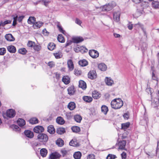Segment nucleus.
<instances>
[{
    "label": "nucleus",
    "instance_id": "nucleus-9",
    "mask_svg": "<svg viewBox=\"0 0 159 159\" xmlns=\"http://www.w3.org/2000/svg\"><path fill=\"white\" fill-rule=\"evenodd\" d=\"M34 131L37 133H39L40 132H43L44 129L43 127L41 126H37L34 128Z\"/></svg>",
    "mask_w": 159,
    "mask_h": 159
},
{
    "label": "nucleus",
    "instance_id": "nucleus-53",
    "mask_svg": "<svg viewBox=\"0 0 159 159\" xmlns=\"http://www.w3.org/2000/svg\"><path fill=\"white\" fill-rule=\"evenodd\" d=\"M54 74L55 75V77H54L56 78L57 81L59 80L60 78V74L57 72L55 73Z\"/></svg>",
    "mask_w": 159,
    "mask_h": 159
},
{
    "label": "nucleus",
    "instance_id": "nucleus-41",
    "mask_svg": "<svg viewBox=\"0 0 159 159\" xmlns=\"http://www.w3.org/2000/svg\"><path fill=\"white\" fill-rule=\"evenodd\" d=\"M113 18L114 20L118 22L120 20V16L119 13H115L113 15Z\"/></svg>",
    "mask_w": 159,
    "mask_h": 159
},
{
    "label": "nucleus",
    "instance_id": "nucleus-42",
    "mask_svg": "<svg viewBox=\"0 0 159 159\" xmlns=\"http://www.w3.org/2000/svg\"><path fill=\"white\" fill-rule=\"evenodd\" d=\"M144 110H145V113L144 114L143 116V119L144 121H145V123L147 124L148 122V115L147 114L146 112V109L145 107H144Z\"/></svg>",
    "mask_w": 159,
    "mask_h": 159
},
{
    "label": "nucleus",
    "instance_id": "nucleus-20",
    "mask_svg": "<svg viewBox=\"0 0 159 159\" xmlns=\"http://www.w3.org/2000/svg\"><path fill=\"white\" fill-rule=\"evenodd\" d=\"M5 39L9 41H12L15 40V39L11 34H8L5 36Z\"/></svg>",
    "mask_w": 159,
    "mask_h": 159
},
{
    "label": "nucleus",
    "instance_id": "nucleus-60",
    "mask_svg": "<svg viewBox=\"0 0 159 159\" xmlns=\"http://www.w3.org/2000/svg\"><path fill=\"white\" fill-rule=\"evenodd\" d=\"M48 64L50 68H52L55 66L54 62L52 61L48 62Z\"/></svg>",
    "mask_w": 159,
    "mask_h": 159
},
{
    "label": "nucleus",
    "instance_id": "nucleus-34",
    "mask_svg": "<svg viewBox=\"0 0 159 159\" xmlns=\"http://www.w3.org/2000/svg\"><path fill=\"white\" fill-rule=\"evenodd\" d=\"M74 119L76 122L80 123L82 118L79 115H77L74 116Z\"/></svg>",
    "mask_w": 159,
    "mask_h": 159
},
{
    "label": "nucleus",
    "instance_id": "nucleus-12",
    "mask_svg": "<svg viewBox=\"0 0 159 159\" xmlns=\"http://www.w3.org/2000/svg\"><path fill=\"white\" fill-rule=\"evenodd\" d=\"M25 135L27 137L30 138H32L34 137L33 132L28 130H26L24 131Z\"/></svg>",
    "mask_w": 159,
    "mask_h": 159
},
{
    "label": "nucleus",
    "instance_id": "nucleus-33",
    "mask_svg": "<svg viewBox=\"0 0 159 159\" xmlns=\"http://www.w3.org/2000/svg\"><path fill=\"white\" fill-rule=\"evenodd\" d=\"M101 111L105 115H106L108 111V108L106 106L103 105L101 107Z\"/></svg>",
    "mask_w": 159,
    "mask_h": 159
},
{
    "label": "nucleus",
    "instance_id": "nucleus-1",
    "mask_svg": "<svg viewBox=\"0 0 159 159\" xmlns=\"http://www.w3.org/2000/svg\"><path fill=\"white\" fill-rule=\"evenodd\" d=\"M123 104V102L122 100L118 98L115 99L111 102V106L113 109H118L121 108Z\"/></svg>",
    "mask_w": 159,
    "mask_h": 159
},
{
    "label": "nucleus",
    "instance_id": "nucleus-43",
    "mask_svg": "<svg viewBox=\"0 0 159 159\" xmlns=\"http://www.w3.org/2000/svg\"><path fill=\"white\" fill-rule=\"evenodd\" d=\"M130 125L129 122H127L121 124V129H125L128 128Z\"/></svg>",
    "mask_w": 159,
    "mask_h": 159
},
{
    "label": "nucleus",
    "instance_id": "nucleus-56",
    "mask_svg": "<svg viewBox=\"0 0 159 159\" xmlns=\"http://www.w3.org/2000/svg\"><path fill=\"white\" fill-rule=\"evenodd\" d=\"M75 23L77 24L80 25L82 23V22L79 19L76 18L75 20Z\"/></svg>",
    "mask_w": 159,
    "mask_h": 159
},
{
    "label": "nucleus",
    "instance_id": "nucleus-29",
    "mask_svg": "<svg viewBox=\"0 0 159 159\" xmlns=\"http://www.w3.org/2000/svg\"><path fill=\"white\" fill-rule=\"evenodd\" d=\"M152 6L153 8L156 9L159 8V2L153 1L152 3Z\"/></svg>",
    "mask_w": 159,
    "mask_h": 159
},
{
    "label": "nucleus",
    "instance_id": "nucleus-54",
    "mask_svg": "<svg viewBox=\"0 0 159 159\" xmlns=\"http://www.w3.org/2000/svg\"><path fill=\"white\" fill-rule=\"evenodd\" d=\"M12 127L14 129L15 131H19L20 129L19 127L16 125H12Z\"/></svg>",
    "mask_w": 159,
    "mask_h": 159
},
{
    "label": "nucleus",
    "instance_id": "nucleus-22",
    "mask_svg": "<svg viewBox=\"0 0 159 159\" xmlns=\"http://www.w3.org/2000/svg\"><path fill=\"white\" fill-rule=\"evenodd\" d=\"M92 97L95 99H97L100 97V94L96 91H94L92 93Z\"/></svg>",
    "mask_w": 159,
    "mask_h": 159
},
{
    "label": "nucleus",
    "instance_id": "nucleus-15",
    "mask_svg": "<svg viewBox=\"0 0 159 159\" xmlns=\"http://www.w3.org/2000/svg\"><path fill=\"white\" fill-rule=\"evenodd\" d=\"M68 94L70 95H73L75 93L74 87L73 86H71L69 87L67 89Z\"/></svg>",
    "mask_w": 159,
    "mask_h": 159
},
{
    "label": "nucleus",
    "instance_id": "nucleus-30",
    "mask_svg": "<svg viewBox=\"0 0 159 159\" xmlns=\"http://www.w3.org/2000/svg\"><path fill=\"white\" fill-rule=\"evenodd\" d=\"M56 143L58 146L61 147L63 145L64 142L61 139H59L56 141Z\"/></svg>",
    "mask_w": 159,
    "mask_h": 159
},
{
    "label": "nucleus",
    "instance_id": "nucleus-16",
    "mask_svg": "<svg viewBox=\"0 0 159 159\" xmlns=\"http://www.w3.org/2000/svg\"><path fill=\"white\" fill-rule=\"evenodd\" d=\"M43 24L42 22L38 21L33 24V27L34 29H38L40 28Z\"/></svg>",
    "mask_w": 159,
    "mask_h": 159
},
{
    "label": "nucleus",
    "instance_id": "nucleus-44",
    "mask_svg": "<svg viewBox=\"0 0 159 159\" xmlns=\"http://www.w3.org/2000/svg\"><path fill=\"white\" fill-rule=\"evenodd\" d=\"M12 16L13 17V21L12 23V25L15 26L17 24V21H18V16H15L13 15Z\"/></svg>",
    "mask_w": 159,
    "mask_h": 159
},
{
    "label": "nucleus",
    "instance_id": "nucleus-48",
    "mask_svg": "<svg viewBox=\"0 0 159 159\" xmlns=\"http://www.w3.org/2000/svg\"><path fill=\"white\" fill-rule=\"evenodd\" d=\"M141 48L143 53L144 51L146 50L147 48V45L145 43H143L142 46L141 47Z\"/></svg>",
    "mask_w": 159,
    "mask_h": 159
},
{
    "label": "nucleus",
    "instance_id": "nucleus-28",
    "mask_svg": "<svg viewBox=\"0 0 159 159\" xmlns=\"http://www.w3.org/2000/svg\"><path fill=\"white\" fill-rule=\"evenodd\" d=\"M68 107L71 110H73L75 107V104L73 102H70L68 105Z\"/></svg>",
    "mask_w": 159,
    "mask_h": 159
},
{
    "label": "nucleus",
    "instance_id": "nucleus-38",
    "mask_svg": "<svg viewBox=\"0 0 159 159\" xmlns=\"http://www.w3.org/2000/svg\"><path fill=\"white\" fill-rule=\"evenodd\" d=\"M58 41L61 43H63L65 42V39L61 34H59L57 38Z\"/></svg>",
    "mask_w": 159,
    "mask_h": 159
},
{
    "label": "nucleus",
    "instance_id": "nucleus-36",
    "mask_svg": "<svg viewBox=\"0 0 159 159\" xmlns=\"http://www.w3.org/2000/svg\"><path fill=\"white\" fill-rule=\"evenodd\" d=\"M71 129L73 132L75 133H78L80 131V127L77 126H73Z\"/></svg>",
    "mask_w": 159,
    "mask_h": 159
},
{
    "label": "nucleus",
    "instance_id": "nucleus-14",
    "mask_svg": "<svg viewBox=\"0 0 159 159\" xmlns=\"http://www.w3.org/2000/svg\"><path fill=\"white\" fill-rule=\"evenodd\" d=\"M62 81L66 84H68L70 82V79L68 76H64L62 79Z\"/></svg>",
    "mask_w": 159,
    "mask_h": 159
},
{
    "label": "nucleus",
    "instance_id": "nucleus-19",
    "mask_svg": "<svg viewBox=\"0 0 159 159\" xmlns=\"http://www.w3.org/2000/svg\"><path fill=\"white\" fill-rule=\"evenodd\" d=\"M84 40L83 39L82 37H77L73 38L72 39V41L74 43H79Z\"/></svg>",
    "mask_w": 159,
    "mask_h": 159
},
{
    "label": "nucleus",
    "instance_id": "nucleus-5",
    "mask_svg": "<svg viewBox=\"0 0 159 159\" xmlns=\"http://www.w3.org/2000/svg\"><path fill=\"white\" fill-rule=\"evenodd\" d=\"M96 9H100L102 11H108L112 9L111 7H110L109 4L108 3L107 4L105 5L102 7H101L100 8L96 7Z\"/></svg>",
    "mask_w": 159,
    "mask_h": 159
},
{
    "label": "nucleus",
    "instance_id": "nucleus-26",
    "mask_svg": "<svg viewBox=\"0 0 159 159\" xmlns=\"http://www.w3.org/2000/svg\"><path fill=\"white\" fill-rule=\"evenodd\" d=\"M48 131L50 134H53L55 132V129L52 125H50L48 127Z\"/></svg>",
    "mask_w": 159,
    "mask_h": 159
},
{
    "label": "nucleus",
    "instance_id": "nucleus-31",
    "mask_svg": "<svg viewBox=\"0 0 159 159\" xmlns=\"http://www.w3.org/2000/svg\"><path fill=\"white\" fill-rule=\"evenodd\" d=\"M73 157L75 159H80L81 157V153L80 152H76L74 154Z\"/></svg>",
    "mask_w": 159,
    "mask_h": 159
},
{
    "label": "nucleus",
    "instance_id": "nucleus-59",
    "mask_svg": "<svg viewBox=\"0 0 159 159\" xmlns=\"http://www.w3.org/2000/svg\"><path fill=\"white\" fill-rule=\"evenodd\" d=\"M11 20H6L4 21V22H2V24L3 26H4L6 25L11 23Z\"/></svg>",
    "mask_w": 159,
    "mask_h": 159
},
{
    "label": "nucleus",
    "instance_id": "nucleus-61",
    "mask_svg": "<svg viewBox=\"0 0 159 159\" xmlns=\"http://www.w3.org/2000/svg\"><path fill=\"white\" fill-rule=\"evenodd\" d=\"M109 4L110 6V7H111L112 9L113 7H114L116 5V2H111Z\"/></svg>",
    "mask_w": 159,
    "mask_h": 159
},
{
    "label": "nucleus",
    "instance_id": "nucleus-27",
    "mask_svg": "<svg viewBox=\"0 0 159 159\" xmlns=\"http://www.w3.org/2000/svg\"><path fill=\"white\" fill-rule=\"evenodd\" d=\"M40 153L41 156L44 157L46 156L48 153V151L46 148H43L41 149Z\"/></svg>",
    "mask_w": 159,
    "mask_h": 159
},
{
    "label": "nucleus",
    "instance_id": "nucleus-39",
    "mask_svg": "<svg viewBox=\"0 0 159 159\" xmlns=\"http://www.w3.org/2000/svg\"><path fill=\"white\" fill-rule=\"evenodd\" d=\"M55 46L56 45L54 43H50L48 44V49L52 51L55 49Z\"/></svg>",
    "mask_w": 159,
    "mask_h": 159
},
{
    "label": "nucleus",
    "instance_id": "nucleus-47",
    "mask_svg": "<svg viewBox=\"0 0 159 159\" xmlns=\"http://www.w3.org/2000/svg\"><path fill=\"white\" fill-rule=\"evenodd\" d=\"M35 45V43L34 42L30 41H29L27 44V46L30 48H33Z\"/></svg>",
    "mask_w": 159,
    "mask_h": 159
},
{
    "label": "nucleus",
    "instance_id": "nucleus-57",
    "mask_svg": "<svg viewBox=\"0 0 159 159\" xmlns=\"http://www.w3.org/2000/svg\"><path fill=\"white\" fill-rule=\"evenodd\" d=\"M24 17L25 16H21L18 17V21L19 22H21Z\"/></svg>",
    "mask_w": 159,
    "mask_h": 159
},
{
    "label": "nucleus",
    "instance_id": "nucleus-62",
    "mask_svg": "<svg viewBox=\"0 0 159 159\" xmlns=\"http://www.w3.org/2000/svg\"><path fill=\"white\" fill-rule=\"evenodd\" d=\"M75 74L77 75H80L81 74V71L79 70H78L75 69L74 70Z\"/></svg>",
    "mask_w": 159,
    "mask_h": 159
},
{
    "label": "nucleus",
    "instance_id": "nucleus-23",
    "mask_svg": "<svg viewBox=\"0 0 159 159\" xmlns=\"http://www.w3.org/2000/svg\"><path fill=\"white\" fill-rule=\"evenodd\" d=\"M79 64L82 66H85L88 64V62L85 59H83L80 60L79 61Z\"/></svg>",
    "mask_w": 159,
    "mask_h": 159
},
{
    "label": "nucleus",
    "instance_id": "nucleus-52",
    "mask_svg": "<svg viewBox=\"0 0 159 159\" xmlns=\"http://www.w3.org/2000/svg\"><path fill=\"white\" fill-rule=\"evenodd\" d=\"M6 52V49L4 48H0V55H3Z\"/></svg>",
    "mask_w": 159,
    "mask_h": 159
},
{
    "label": "nucleus",
    "instance_id": "nucleus-45",
    "mask_svg": "<svg viewBox=\"0 0 159 159\" xmlns=\"http://www.w3.org/2000/svg\"><path fill=\"white\" fill-rule=\"evenodd\" d=\"M57 27L59 31L61 32L63 34H66V31L63 29L61 25L58 24L57 25Z\"/></svg>",
    "mask_w": 159,
    "mask_h": 159
},
{
    "label": "nucleus",
    "instance_id": "nucleus-55",
    "mask_svg": "<svg viewBox=\"0 0 159 159\" xmlns=\"http://www.w3.org/2000/svg\"><path fill=\"white\" fill-rule=\"evenodd\" d=\"M95 156L93 154H89L87 157V159H94Z\"/></svg>",
    "mask_w": 159,
    "mask_h": 159
},
{
    "label": "nucleus",
    "instance_id": "nucleus-40",
    "mask_svg": "<svg viewBox=\"0 0 159 159\" xmlns=\"http://www.w3.org/2000/svg\"><path fill=\"white\" fill-rule=\"evenodd\" d=\"M30 123V124H36L38 123V119L35 117L31 118L29 120Z\"/></svg>",
    "mask_w": 159,
    "mask_h": 159
},
{
    "label": "nucleus",
    "instance_id": "nucleus-21",
    "mask_svg": "<svg viewBox=\"0 0 159 159\" xmlns=\"http://www.w3.org/2000/svg\"><path fill=\"white\" fill-rule=\"evenodd\" d=\"M8 51L11 53H15L16 51V48L13 45L8 46L7 47Z\"/></svg>",
    "mask_w": 159,
    "mask_h": 159
},
{
    "label": "nucleus",
    "instance_id": "nucleus-63",
    "mask_svg": "<svg viewBox=\"0 0 159 159\" xmlns=\"http://www.w3.org/2000/svg\"><path fill=\"white\" fill-rule=\"evenodd\" d=\"M121 156L122 158V159H126V153L124 152H123L121 154Z\"/></svg>",
    "mask_w": 159,
    "mask_h": 159
},
{
    "label": "nucleus",
    "instance_id": "nucleus-4",
    "mask_svg": "<svg viewBox=\"0 0 159 159\" xmlns=\"http://www.w3.org/2000/svg\"><path fill=\"white\" fill-rule=\"evenodd\" d=\"M89 55L93 58H96L99 56V53L95 50H90L89 52Z\"/></svg>",
    "mask_w": 159,
    "mask_h": 159
},
{
    "label": "nucleus",
    "instance_id": "nucleus-25",
    "mask_svg": "<svg viewBox=\"0 0 159 159\" xmlns=\"http://www.w3.org/2000/svg\"><path fill=\"white\" fill-rule=\"evenodd\" d=\"M56 122L57 123L60 125H63L65 122L63 118L60 116H59L57 117L56 119Z\"/></svg>",
    "mask_w": 159,
    "mask_h": 159
},
{
    "label": "nucleus",
    "instance_id": "nucleus-49",
    "mask_svg": "<svg viewBox=\"0 0 159 159\" xmlns=\"http://www.w3.org/2000/svg\"><path fill=\"white\" fill-rule=\"evenodd\" d=\"M117 157L115 155L109 154L107 157V159H114Z\"/></svg>",
    "mask_w": 159,
    "mask_h": 159
},
{
    "label": "nucleus",
    "instance_id": "nucleus-8",
    "mask_svg": "<svg viewBox=\"0 0 159 159\" xmlns=\"http://www.w3.org/2000/svg\"><path fill=\"white\" fill-rule=\"evenodd\" d=\"M88 77L91 79H93L97 77V74L95 70H93L90 71L88 74Z\"/></svg>",
    "mask_w": 159,
    "mask_h": 159
},
{
    "label": "nucleus",
    "instance_id": "nucleus-18",
    "mask_svg": "<svg viewBox=\"0 0 159 159\" xmlns=\"http://www.w3.org/2000/svg\"><path fill=\"white\" fill-rule=\"evenodd\" d=\"M79 86L83 90L85 89L87 87L86 83L82 80L79 81Z\"/></svg>",
    "mask_w": 159,
    "mask_h": 159
},
{
    "label": "nucleus",
    "instance_id": "nucleus-10",
    "mask_svg": "<svg viewBox=\"0 0 159 159\" xmlns=\"http://www.w3.org/2000/svg\"><path fill=\"white\" fill-rule=\"evenodd\" d=\"M98 67L99 70L103 71H106L107 68L106 65L103 63L99 64L98 65Z\"/></svg>",
    "mask_w": 159,
    "mask_h": 159
},
{
    "label": "nucleus",
    "instance_id": "nucleus-13",
    "mask_svg": "<svg viewBox=\"0 0 159 159\" xmlns=\"http://www.w3.org/2000/svg\"><path fill=\"white\" fill-rule=\"evenodd\" d=\"M105 81L106 84L108 86H111L114 83L113 81L110 77H106Z\"/></svg>",
    "mask_w": 159,
    "mask_h": 159
},
{
    "label": "nucleus",
    "instance_id": "nucleus-17",
    "mask_svg": "<svg viewBox=\"0 0 159 159\" xmlns=\"http://www.w3.org/2000/svg\"><path fill=\"white\" fill-rule=\"evenodd\" d=\"M67 66L69 70L72 71L74 68V66L72 60H69L67 61Z\"/></svg>",
    "mask_w": 159,
    "mask_h": 159
},
{
    "label": "nucleus",
    "instance_id": "nucleus-3",
    "mask_svg": "<svg viewBox=\"0 0 159 159\" xmlns=\"http://www.w3.org/2000/svg\"><path fill=\"white\" fill-rule=\"evenodd\" d=\"M16 115V111L15 110L10 109L7 110L6 112V115L7 117L10 118H12L14 117Z\"/></svg>",
    "mask_w": 159,
    "mask_h": 159
},
{
    "label": "nucleus",
    "instance_id": "nucleus-58",
    "mask_svg": "<svg viewBox=\"0 0 159 159\" xmlns=\"http://www.w3.org/2000/svg\"><path fill=\"white\" fill-rule=\"evenodd\" d=\"M69 145L70 146H75L76 145V142L72 140L70 142Z\"/></svg>",
    "mask_w": 159,
    "mask_h": 159
},
{
    "label": "nucleus",
    "instance_id": "nucleus-11",
    "mask_svg": "<svg viewBox=\"0 0 159 159\" xmlns=\"http://www.w3.org/2000/svg\"><path fill=\"white\" fill-rule=\"evenodd\" d=\"M126 144V141L125 140L121 141L119 142L118 145L119 149L120 150L125 149V146Z\"/></svg>",
    "mask_w": 159,
    "mask_h": 159
},
{
    "label": "nucleus",
    "instance_id": "nucleus-35",
    "mask_svg": "<svg viewBox=\"0 0 159 159\" xmlns=\"http://www.w3.org/2000/svg\"><path fill=\"white\" fill-rule=\"evenodd\" d=\"M83 99L85 101L88 102H91L93 100V98L91 97L88 96H84Z\"/></svg>",
    "mask_w": 159,
    "mask_h": 159
},
{
    "label": "nucleus",
    "instance_id": "nucleus-50",
    "mask_svg": "<svg viewBox=\"0 0 159 159\" xmlns=\"http://www.w3.org/2000/svg\"><path fill=\"white\" fill-rule=\"evenodd\" d=\"M61 52L59 51L53 54L54 56L57 59L60 58L61 57Z\"/></svg>",
    "mask_w": 159,
    "mask_h": 159
},
{
    "label": "nucleus",
    "instance_id": "nucleus-6",
    "mask_svg": "<svg viewBox=\"0 0 159 159\" xmlns=\"http://www.w3.org/2000/svg\"><path fill=\"white\" fill-rule=\"evenodd\" d=\"M61 155L57 152L52 153L49 155V158L50 159H59Z\"/></svg>",
    "mask_w": 159,
    "mask_h": 159
},
{
    "label": "nucleus",
    "instance_id": "nucleus-51",
    "mask_svg": "<svg viewBox=\"0 0 159 159\" xmlns=\"http://www.w3.org/2000/svg\"><path fill=\"white\" fill-rule=\"evenodd\" d=\"M152 79L153 80H155L157 81L156 83V85H157L158 84V78L155 75V74H154L153 72L152 73Z\"/></svg>",
    "mask_w": 159,
    "mask_h": 159
},
{
    "label": "nucleus",
    "instance_id": "nucleus-32",
    "mask_svg": "<svg viewBox=\"0 0 159 159\" xmlns=\"http://www.w3.org/2000/svg\"><path fill=\"white\" fill-rule=\"evenodd\" d=\"M35 21L36 18L34 17H30L28 20V22L30 24H33Z\"/></svg>",
    "mask_w": 159,
    "mask_h": 159
},
{
    "label": "nucleus",
    "instance_id": "nucleus-37",
    "mask_svg": "<svg viewBox=\"0 0 159 159\" xmlns=\"http://www.w3.org/2000/svg\"><path fill=\"white\" fill-rule=\"evenodd\" d=\"M57 133L59 134H62L65 132V129L62 128H59L57 130Z\"/></svg>",
    "mask_w": 159,
    "mask_h": 159
},
{
    "label": "nucleus",
    "instance_id": "nucleus-7",
    "mask_svg": "<svg viewBox=\"0 0 159 159\" xmlns=\"http://www.w3.org/2000/svg\"><path fill=\"white\" fill-rule=\"evenodd\" d=\"M74 51L76 52H81L84 53L88 51V49L85 47H81L80 48L78 47L75 48L74 49Z\"/></svg>",
    "mask_w": 159,
    "mask_h": 159
},
{
    "label": "nucleus",
    "instance_id": "nucleus-64",
    "mask_svg": "<svg viewBox=\"0 0 159 159\" xmlns=\"http://www.w3.org/2000/svg\"><path fill=\"white\" fill-rule=\"evenodd\" d=\"M43 34L45 35H48L49 34V32L47 31L46 29H44L43 31Z\"/></svg>",
    "mask_w": 159,
    "mask_h": 159
},
{
    "label": "nucleus",
    "instance_id": "nucleus-2",
    "mask_svg": "<svg viewBox=\"0 0 159 159\" xmlns=\"http://www.w3.org/2000/svg\"><path fill=\"white\" fill-rule=\"evenodd\" d=\"M38 138L40 142L43 143L47 142L48 139L47 135L44 134L39 133L38 135Z\"/></svg>",
    "mask_w": 159,
    "mask_h": 159
},
{
    "label": "nucleus",
    "instance_id": "nucleus-24",
    "mask_svg": "<svg viewBox=\"0 0 159 159\" xmlns=\"http://www.w3.org/2000/svg\"><path fill=\"white\" fill-rule=\"evenodd\" d=\"M18 125L20 127L24 126L25 124V120L22 119H19L17 121Z\"/></svg>",
    "mask_w": 159,
    "mask_h": 159
},
{
    "label": "nucleus",
    "instance_id": "nucleus-46",
    "mask_svg": "<svg viewBox=\"0 0 159 159\" xmlns=\"http://www.w3.org/2000/svg\"><path fill=\"white\" fill-rule=\"evenodd\" d=\"M18 52L19 53H20L22 54H25L26 53L27 51L26 49L24 48H22L21 49H20L18 51Z\"/></svg>",
    "mask_w": 159,
    "mask_h": 159
}]
</instances>
